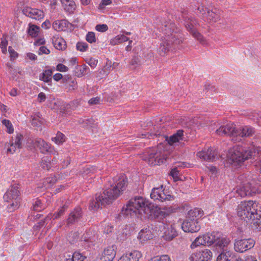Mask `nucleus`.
<instances>
[{
	"instance_id": "nucleus-1",
	"label": "nucleus",
	"mask_w": 261,
	"mask_h": 261,
	"mask_svg": "<svg viewBox=\"0 0 261 261\" xmlns=\"http://www.w3.org/2000/svg\"><path fill=\"white\" fill-rule=\"evenodd\" d=\"M127 186V178L124 175L115 177L109 181L107 187L102 193L95 195V199L89 203L91 210L96 211L101 206L113 203L125 190Z\"/></svg>"
},
{
	"instance_id": "nucleus-2",
	"label": "nucleus",
	"mask_w": 261,
	"mask_h": 261,
	"mask_svg": "<svg viewBox=\"0 0 261 261\" xmlns=\"http://www.w3.org/2000/svg\"><path fill=\"white\" fill-rule=\"evenodd\" d=\"M161 23L164 36L162 37L158 53L161 56H164L170 50L178 48L184 39L179 29L170 20L164 19Z\"/></svg>"
},
{
	"instance_id": "nucleus-3",
	"label": "nucleus",
	"mask_w": 261,
	"mask_h": 261,
	"mask_svg": "<svg viewBox=\"0 0 261 261\" xmlns=\"http://www.w3.org/2000/svg\"><path fill=\"white\" fill-rule=\"evenodd\" d=\"M237 210L241 219L252 223L256 229L261 230V207L257 203L252 200L241 202Z\"/></svg>"
},
{
	"instance_id": "nucleus-4",
	"label": "nucleus",
	"mask_w": 261,
	"mask_h": 261,
	"mask_svg": "<svg viewBox=\"0 0 261 261\" xmlns=\"http://www.w3.org/2000/svg\"><path fill=\"white\" fill-rule=\"evenodd\" d=\"M261 151L260 148L253 146L250 149H247L242 146L235 145L230 149L227 153L228 161L234 165L241 166L246 160L252 156L258 154Z\"/></svg>"
},
{
	"instance_id": "nucleus-5",
	"label": "nucleus",
	"mask_w": 261,
	"mask_h": 261,
	"mask_svg": "<svg viewBox=\"0 0 261 261\" xmlns=\"http://www.w3.org/2000/svg\"><path fill=\"white\" fill-rule=\"evenodd\" d=\"M180 22L183 24L186 30L200 43L206 44V40L203 35L198 31V27L200 26L198 21L187 11L181 12L178 16Z\"/></svg>"
},
{
	"instance_id": "nucleus-6",
	"label": "nucleus",
	"mask_w": 261,
	"mask_h": 261,
	"mask_svg": "<svg viewBox=\"0 0 261 261\" xmlns=\"http://www.w3.org/2000/svg\"><path fill=\"white\" fill-rule=\"evenodd\" d=\"M148 204L142 197L132 198L125 206L122 208L119 214V217L122 219L145 214L144 208Z\"/></svg>"
},
{
	"instance_id": "nucleus-7",
	"label": "nucleus",
	"mask_w": 261,
	"mask_h": 261,
	"mask_svg": "<svg viewBox=\"0 0 261 261\" xmlns=\"http://www.w3.org/2000/svg\"><path fill=\"white\" fill-rule=\"evenodd\" d=\"M143 160L151 166L159 165L164 163L166 157L161 147H154L147 149L142 156Z\"/></svg>"
},
{
	"instance_id": "nucleus-8",
	"label": "nucleus",
	"mask_w": 261,
	"mask_h": 261,
	"mask_svg": "<svg viewBox=\"0 0 261 261\" xmlns=\"http://www.w3.org/2000/svg\"><path fill=\"white\" fill-rule=\"evenodd\" d=\"M17 186H12L4 195V199L10 204L7 206L8 211L12 212L19 205V191Z\"/></svg>"
},
{
	"instance_id": "nucleus-9",
	"label": "nucleus",
	"mask_w": 261,
	"mask_h": 261,
	"mask_svg": "<svg viewBox=\"0 0 261 261\" xmlns=\"http://www.w3.org/2000/svg\"><path fill=\"white\" fill-rule=\"evenodd\" d=\"M259 191L258 185L254 180L246 179L238 186L236 192L241 197H244L258 193Z\"/></svg>"
},
{
	"instance_id": "nucleus-10",
	"label": "nucleus",
	"mask_w": 261,
	"mask_h": 261,
	"mask_svg": "<svg viewBox=\"0 0 261 261\" xmlns=\"http://www.w3.org/2000/svg\"><path fill=\"white\" fill-rule=\"evenodd\" d=\"M163 210L167 211H163L161 208L154 206L153 204L149 203L148 205H146L144 212L145 214L150 219H163L168 216L169 213L172 212V210L171 207L168 208L165 207L163 208Z\"/></svg>"
},
{
	"instance_id": "nucleus-11",
	"label": "nucleus",
	"mask_w": 261,
	"mask_h": 261,
	"mask_svg": "<svg viewBox=\"0 0 261 261\" xmlns=\"http://www.w3.org/2000/svg\"><path fill=\"white\" fill-rule=\"evenodd\" d=\"M151 199L162 202H167L174 200L173 196L171 195L170 192L165 190L164 186L161 185L160 187L154 188L150 193Z\"/></svg>"
},
{
	"instance_id": "nucleus-12",
	"label": "nucleus",
	"mask_w": 261,
	"mask_h": 261,
	"mask_svg": "<svg viewBox=\"0 0 261 261\" xmlns=\"http://www.w3.org/2000/svg\"><path fill=\"white\" fill-rule=\"evenodd\" d=\"M197 10L203 18H206L207 20L211 22H216L220 19L219 11L215 8L210 10L201 5L197 8Z\"/></svg>"
},
{
	"instance_id": "nucleus-13",
	"label": "nucleus",
	"mask_w": 261,
	"mask_h": 261,
	"mask_svg": "<svg viewBox=\"0 0 261 261\" xmlns=\"http://www.w3.org/2000/svg\"><path fill=\"white\" fill-rule=\"evenodd\" d=\"M255 244L253 239H237L233 245L234 250L239 253H243L252 248Z\"/></svg>"
},
{
	"instance_id": "nucleus-14",
	"label": "nucleus",
	"mask_w": 261,
	"mask_h": 261,
	"mask_svg": "<svg viewBox=\"0 0 261 261\" xmlns=\"http://www.w3.org/2000/svg\"><path fill=\"white\" fill-rule=\"evenodd\" d=\"M212 257V252L205 249L192 253L189 259L191 261H210Z\"/></svg>"
},
{
	"instance_id": "nucleus-15",
	"label": "nucleus",
	"mask_w": 261,
	"mask_h": 261,
	"mask_svg": "<svg viewBox=\"0 0 261 261\" xmlns=\"http://www.w3.org/2000/svg\"><path fill=\"white\" fill-rule=\"evenodd\" d=\"M31 143L32 144L34 149H38L43 153L46 152L51 153L53 152L50 144H48L41 138H36L31 140Z\"/></svg>"
},
{
	"instance_id": "nucleus-16",
	"label": "nucleus",
	"mask_w": 261,
	"mask_h": 261,
	"mask_svg": "<svg viewBox=\"0 0 261 261\" xmlns=\"http://www.w3.org/2000/svg\"><path fill=\"white\" fill-rule=\"evenodd\" d=\"M181 228L185 232H197L200 228L197 219H186L181 225Z\"/></svg>"
},
{
	"instance_id": "nucleus-17",
	"label": "nucleus",
	"mask_w": 261,
	"mask_h": 261,
	"mask_svg": "<svg viewBox=\"0 0 261 261\" xmlns=\"http://www.w3.org/2000/svg\"><path fill=\"white\" fill-rule=\"evenodd\" d=\"M216 133L219 136H236L237 134V129L232 123L221 125L216 130Z\"/></svg>"
},
{
	"instance_id": "nucleus-18",
	"label": "nucleus",
	"mask_w": 261,
	"mask_h": 261,
	"mask_svg": "<svg viewBox=\"0 0 261 261\" xmlns=\"http://www.w3.org/2000/svg\"><path fill=\"white\" fill-rule=\"evenodd\" d=\"M197 155L202 160L206 161H214L218 159L217 152L211 148L206 151L202 150L197 153Z\"/></svg>"
},
{
	"instance_id": "nucleus-19",
	"label": "nucleus",
	"mask_w": 261,
	"mask_h": 261,
	"mask_svg": "<svg viewBox=\"0 0 261 261\" xmlns=\"http://www.w3.org/2000/svg\"><path fill=\"white\" fill-rule=\"evenodd\" d=\"M116 249L114 245L106 248L101 254V261H113L116 256Z\"/></svg>"
},
{
	"instance_id": "nucleus-20",
	"label": "nucleus",
	"mask_w": 261,
	"mask_h": 261,
	"mask_svg": "<svg viewBox=\"0 0 261 261\" xmlns=\"http://www.w3.org/2000/svg\"><path fill=\"white\" fill-rule=\"evenodd\" d=\"M23 13L27 16L36 20L41 19L44 17V13L42 11L31 7L25 8L23 10Z\"/></svg>"
},
{
	"instance_id": "nucleus-21",
	"label": "nucleus",
	"mask_w": 261,
	"mask_h": 261,
	"mask_svg": "<svg viewBox=\"0 0 261 261\" xmlns=\"http://www.w3.org/2000/svg\"><path fill=\"white\" fill-rule=\"evenodd\" d=\"M217 261H240V257H236L232 251L224 249L217 257Z\"/></svg>"
},
{
	"instance_id": "nucleus-22",
	"label": "nucleus",
	"mask_w": 261,
	"mask_h": 261,
	"mask_svg": "<svg viewBox=\"0 0 261 261\" xmlns=\"http://www.w3.org/2000/svg\"><path fill=\"white\" fill-rule=\"evenodd\" d=\"M184 140V130H178L176 133L169 137H167L166 140L170 145H175L177 143Z\"/></svg>"
},
{
	"instance_id": "nucleus-23",
	"label": "nucleus",
	"mask_w": 261,
	"mask_h": 261,
	"mask_svg": "<svg viewBox=\"0 0 261 261\" xmlns=\"http://www.w3.org/2000/svg\"><path fill=\"white\" fill-rule=\"evenodd\" d=\"M111 67V62L108 61L106 65L102 69L98 70L95 73V77L96 79L97 80H100L106 78L110 72Z\"/></svg>"
},
{
	"instance_id": "nucleus-24",
	"label": "nucleus",
	"mask_w": 261,
	"mask_h": 261,
	"mask_svg": "<svg viewBox=\"0 0 261 261\" xmlns=\"http://www.w3.org/2000/svg\"><path fill=\"white\" fill-rule=\"evenodd\" d=\"M82 210L80 207L75 208L72 212L70 213L67 219V223L68 225L72 224L77 222L82 217Z\"/></svg>"
},
{
	"instance_id": "nucleus-25",
	"label": "nucleus",
	"mask_w": 261,
	"mask_h": 261,
	"mask_svg": "<svg viewBox=\"0 0 261 261\" xmlns=\"http://www.w3.org/2000/svg\"><path fill=\"white\" fill-rule=\"evenodd\" d=\"M141 253L138 251H134L122 256L118 261H139L141 257Z\"/></svg>"
},
{
	"instance_id": "nucleus-26",
	"label": "nucleus",
	"mask_w": 261,
	"mask_h": 261,
	"mask_svg": "<svg viewBox=\"0 0 261 261\" xmlns=\"http://www.w3.org/2000/svg\"><path fill=\"white\" fill-rule=\"evenodd\" d=\"M237 134L236 136H240L241 137H248L252 136L254 134V129L248 126H245L240 127V129H237Z\"/></svg>"
},
{
	"instance_id": "nucleus-27",
	"label": "nucleus",
	"mask_w": 261,
	"mask_h": 261,
	"mask_svg": "<svg viewBox=\"0 0 261 261\" xmlns=\"http://www.w3.org/2000/svg\"><path fill=\"white\" fill-rule=\"evenodd\" d=\"M52 40L55 47L57 49L64 50L66 48V42L62 38L55 36Z\"/></svg>"
},
{
	"instance_id": "nucleus-28",
	"label": "nucleus",
	"mask_w": 261,
	"mask_h": 261,
	"mask_svg": "<svg viewBox=\"0 0 261 261\" xmlns=\"http://www.w3.org/2000/svg\"><path fill=\"white\" fill-rule=\"evenodd\" d=\"M68 25L69 23L66 20H56L53 23V28L57 31H62L68 28Z\"/></svg>"
},
{
	"instance_id": "nucleus-29",
	"label": "nucleus",
	"mask_w": 261,
	"mask_h": 261,
	"mask_svg": "<svg viewBox=\"0 0 261 261\" xmlns=\"http://www.w3.org/2000/svg\"><path fill=\"white\" fill-rule=\"evenodd\" d=\"M203 215V211L198 208L190 210L187 214V219H197L201 218Z\"/></svg>"
},
{
	"instance_id": "nucleus-30",
	"label": "nucleus",
	"mask_w": 261,
	"mask_h": 261,
	"mask_svg": "<svg viewBox=\"0 0 261 261\" xmlns=\"http://www.w3.org/2000/svg\"><path fill=\"white\" fill-rule=\"evenodd\" d=\"M230 241L229 239L225 237H218L216 242V245L224 249H227V247L229 244Z\"/></svg>"
},
{
	"instance_id": "nucleus-31",
	"label": "nucleus",
	"mask_w": 261,
	"mask_h": 261,
	"mask_svg": "<svg viewBox=\"0 0 261 261\" xmlns=\"http://www.w3.org/2000/svg\"><path fill=\"white\" fill-rule=\"evenodd\" d=\"M138 238H139L140 239H142V241H145L152 239V234L151 233V231L149 228H146L145 229L141 230V231L139 232Z\"/></svg>"
},
{
	"instance_id": "nucleus-32",
	"label": "nucleus",
	"mask_w": 261,
	"mask_h": 261,
	"mask_svg": "<svg viewBox=\"0 0 261 261\" xmlns=\"http://www.w3.org/2000/svg\"><path fill=\"white\" fill-rule=\"evenodd\" d=\"M128 40L129 38L125 35H118L111 40L110 43L112 45H115Z\"/></svg>"
},
{
	"instance_id": "nucleus-33",
	"label": "nucleus",
	"mask_w": 261,
	"mask_h": 261,
	"mask_svg": "<svg viewBox=\"0 0 261 261\" xmlns=\"http://www.w3.org/2000/svg\"><path fill=\"white\" fill-rule=\"evenodd\" d=\"M85 258L86 257L81 253L75 252L72 255H68L65 261H84Z\"/></svg>"
},
{
	"instance_id": "nucleus-34",
	"label": "nucleus",
	"mask_w": 261,
	"mask_h": 261,
	"mask_svg": "<svg viewBox=\"0 0 261 261\" xmlns=\"http://www.w3.org/2000/svg\"><path fill=\"white\" fill-rule=\"evenodd\" d=\"M177 235V233L176 230L171 226L165 232V237L167 240L170 241L172 240Z\"/></svg>"
},
{
	"instance_id": "nucleus-35",
	"label": "nucleus",
	"mask_w": 261,
	"mask_h": 261,
	"mask_svg": "<svg viewBox=\"0 0 261 261\" xmlns=\"http://www.w3.org/2000/svg\"><path fill=\"white\" fill-rule=\"evenodd\" d=\"M62 4L65 5V10L69 12H71L75 9L74 2L72 0H61Z\"/></svg>"
},
{
	"instance_id": "nucleus-36",
	"label": "nucleus",
	"mask_w": 261,
	"mask_h": 261,
	"mask_svg": "<svg viewBox=\"0 0 261 261\" xmlns=\"http://www.w3.org/2000/svg\"><path fill=\"white\" fill-rule=\"evenodd\" d=\"M205 241H206V245H211L213 243H216L217 239V236H216L214 232L213 233H207L204 234Z\"/></svg>"
},
{
	"instance_id": "nucleus-37",
	"label": "nucleus",
	"mask_w": 261,
	"mask_h": 261,
	"mask_svg": "<svg viewBox=\"0 0 261 261\" xmlns=\"http://www.w3.org/2000/svg\"><path fill=\"white\" fill-rule=\"evenodd\" d=\"M40 165L43 169L48 170L52 166V163L51 162L50 159L48 157L46 156L42 159Z\"/></svg>"
},
{
	"instance_id": "nucleus-38",
	"label": "nucleus",
	"mask_w": 261,
	"mask_h": 261,
	"mask_svg": "<svg viewBox=\"0 0 261 261\" xmlns=\"http://www.w3.org/2000/svg\"><path fill=\"white\" fill-rule=\"evenodd\" d=\"M205 241L204 234L202 236L197 237L191 245V248H194L199 245H206Z\"/></svg>"
},
{
	"instance_id": "nucleus-39",
	"label": "nucleus",
	"mask_w": 261,
	"mask_h": 261,
	"mask_svg": "<svg viewBox=\"0 0 261 261\" xmlns=\"http://www.w3.org/2000/svg\"><path fill=\"white\" fill-rule=\"evenodd\" d=\"M57 178L55 176L45 178L43 182V185L46 189L51 187L57 181Z\"/></svg>"
},
{
	"instance_id": "nucleus-40",
	"label": "nucleus",
	"mask_w": 261,
	"mask_h": 261,
	"mask_svg": "<svg viewBox=\"0 0 261 261\" xmlns=\"http://www.w3.org/2000/svg\"><path fill=\"white\" fill-rule=\"evenodd\" d=\"M52 74L53 72L51 70H46L42 73L40 77V79L46 83L49 82L51 81Z\"/></svg>"
},
{
	"instance_id": "nucleus-41",
	"label": "nucleus",
	"mask_w": 261,
	"mask_h": 261,
	"mask_svg": "<svg viewBox=\"0 0 261 261\" xmlns=\"http://www.w3.org/2000/svg\"><path fill=\"white\" fill-rule=\"evenodd\" d=\"M39 27L34 24H29L28 33L32 37H36L38 35L39 31Z\"/></svg>"
},
{
	"instance_id": "nucleus-42",
	"label": "nucleus",
	"mask_w": 261,
	"mask_h": 261,
	"mask_svg": "<svg viewBox=\"0 0 261 261\" xmlns=\"http://www.w3.org/2000/svg\"><path fill=\"white\" fill-rule=\"evenodd\" d=\"M95 168L93 167H85L82 169L79 172V174L83 176L84 177L86 175H88L90 173H94Z\"/></svg>"
},
{
	"instance_id": "nucleus-43",
	"label": "nucleus",
	"mask_w": 261,
	"mask_h": 261,
	"mask_svg": "<svg viewBox=\"0 0 261 261\" xmlns=\"http://www.w3.org/2000/svg\"><path fill=\"white\" fill-rule=\"evenodd\" d=\"M6 146L8 147L7 150V153L13 154L18 149L17 146L14 145L13 141H11L9 143H6Z\"/></svg>"
},
{
	"instance_id": "nucleus-44",
	"label": "nucleus",
	"mask_w": 261,
	"mask_h": 261,
	"mask_svg": "<svg viewBox=\"0 0 261 261\" xmlns=\"http://www.w3.org/2000/svg\"><path fill=\"white\" fill-rule=\"evenodd\" d=\"M148 261H171V259L168 255H162L152 257Z\"/></svg>"
},
{
	"instance_id": "nucleus-45",
	"label": "nucleus",
	"mask_w": 261,
	"mask_h": 261,
	"mask_svg": "<svg viewBox=\"0 0 261 261\" xmlns=\"http://www.w3.org/2000/svg\"><path fill=\"white\" fill-rule=\"evenodd\" d=\"M53 140L55 141L56 143L60 144L65 141V135L60 132H58L56 136L53 138Z\"/></svg>"
},
{
	"instance_id": "nucleus-46",
	"label": "nucleus",
	"mask_w": 261,
	"mask_h": 261,
	"mask_svg": "<svg viewBox=\"0 0 261 261\" xmlns=\"http://www.w3.org/2000/svg\"><path fill=\"white\" fill-rule=\"evenodd\" d=\"M2 123L3 125H4L7 128V132L9 134H12L14 132V129L13 125L11 123V122L9 120L7 119H4L2 120Z\"/></svg>"
},
{
	"instance_id": "nucleus-47",
	"label": "nucleus",
	"mask_w": 261,
	"mask_h": 261,
	"mask_svg": "<svg viewBox=\"0 0 261 261\" xmlns=\"http://www.w3.org/2000/svg\"><path fill=\"white\" fill-rule=\"evenodd\" d=\"M33 210L40 212L44 208V206L42 205L40 200L37 199L33 204Z\"/></svg>"
},
{
	"instance_id": "nucleus-48",
	"label": "nucleus",
	"mask_w": 261,
	"mask_h": 261,
	"mask_svg": "<svg viewBox=\"0 0 261 261\" xmlns=\"http://www.w3.org/2000/svg\"><path fill=\"white\" fill-rule=\"evenodd\" d=\"M140 58L139 57H134L132 59L130 63L131 68L133 69H136L137 67H138L140 65Z\"/></svg>"
},
{
	"instance_id": "nucleus-49",
	"label": "nucleus",
	"mask_w": 261,
	"mask_h": 261,
	"mask_svg": "<svg viewBox=\"0 0 261 261\" xmlns=\"http://www.w3.org/2000/svg\"><path fill=\"white\" fill-rule=\"evenodd\" d=\"M67 208V206L64 204L62 208L58 212L53 215L52 218L53 219H58L63 215L65 210Z\"/></svg>"
},
{
	"instance_id": "nucleus-50",
	"label": "nucleus",
	"mask_w": 261,
	"mask_h": 261,
	"mask_svg": "<svg viewBox=\"0 0 261 261\" xmlns=\"http://www.w3.org/2000/svg\"><path fill=\"white\" fill-rule=\"evenodd\" d=\"M22 136L21 134H17L15 140L14 142V145L17 146L18 149H20L22 148Z\"/></svg>"
},
{
	"instance_id": "nucleus-51",
	"label": "nucleus",
	"mask_w": 261,
	"mask_h": 261,
	"mask_svg": "<svg viewBox=\"0 0 261 261\" xmlns=\"http://www.w3.org/2000/svg\"><path fill=\"white\" fill-rule=\"evenodd\" d=\"M86 40L89 43H93L96 41L95 34L92 32H88L86 35Z\"/></svg>"
},
{
	"instance_id": "nucleus-52",
	"label": "nucleus",
	"mask_w": 261,
	"mask_h": 261,
	"mask_svg": "<svg viewBox=\"0 0 261 261\" xmlns=\"http://www.w3.org/2000/svg\"><path fill=\"white\" fill-rule=\"evenodd\" d=\"M76 69L78 70V71L75 72V75L78 77H81L83 76L86 71V68L84 67H82L81 66L77 65L76 66Z\"/></svg>"
},
{
	"instance_id": "nucleus-53",
	"label": "nucleus",
	"mask_w": 261,
	"mask_h": 261,
	"mask_svg": "<svg viewBox=\"0 0 261 261\" xmlns=\"http://www.w3.org/2000/svg\"><path fill=\"white\" fill-rule=\"evenodd\" d=\"M88 48V44L85 42H78L76 44V48L81 51H85Z\"/></svg>"
},
{
	"instance_id": "nucleus-54",
	"label": "nucleus",
	"mask_w": 261,
	"mask_h": 261,
	"mask_svg": "<svg viewBox=\"0 0 261 261\" xmlns=\"http://www.w3.org/2000/svg\"><path fill=\"white\" fill-rule=\"evenodd\" d=\"M170 175L173 177L175 180H178L179 178V171L177 167H175L171 169Z\"/></svg>"
},
{
	"instance_id": "nucleus-55",
	"label": "nucleus",
	"mask_w": 261,
	"mask_h": 261,
	"mask_svg": "<svg viewBox=\"0 0 261 261\" xmlns=\"http://www.w3.org/2000/svg\"><path fill=\"white\" fill-rule=\"evenodd\" d=\"M95 29L98 32H105L108 30V27L105 24H97L95 27Z\"/></svg>"
},
{
	"instance_id": "nucleus-56",
	"label": "nucleus",
	"mask_w": 261,
	"mask_h": 261,
	"mask_svg": "<svg viewBox=\"0 0 261 261\" xmlns=\"http://www.w3.org/2000/svg\"><path fill=\"white\" fill-rule=\"evenodd\" d=\"M8 45V41L6 39H3L0 43V47L3 53L6 54L7 52L6 47Z\"/></svg>"
},
{
	"instance_id": "nucleus-57",
	"label": "nucleus",
	"mask_w": 261,
	"mask_h": 261,
	"mask_svg": "<svg viewBox=\"0 0 261 261\" xmlns=\"http://www.w3.org/2000/svg\"><path fill=\"white\" fill-rule=\"evenodd\" d=\"M112 3L111 0H102L99 5L98 8L100 9H103L106 6L110 5Z\"/></svg>"
},
{
	"instance_id": "nucleus-58",
	"label": "nucleus",
	"mask_w": 261,
	"mask_h": 261,
	"mask_svg": "<svg viewBox=\"0 0 261 261\" xmlns=\"http://www.w3.org/2000/svg\"><path fill=\"white\" fill-rule=\"evenodd\" d=\"M50 53V51L45 46H42L39 48L38 54L39 55L46 54L48 55Z\"/></svg>"
},
{
	"instance_id": "nucleus-59",
	"label": "nucleus",
	"mask_w": 261,
	"mask_h": 261,
	"mask_svg": "<svg viewBox=\"0 0 261 261\" xmlns=\"http://www.w3.org/2000/svg\"><path fill=\"white\" fill-rule=\"evenodd\" d=\"M51 220V217L50 216H47L46 217V218L44 219L43 221H42L41 222H39L38 223L39 226L40 227L43 226L45 225V224L47 225V224L49 223Z\"/></svg>"
},
{
	"instance_id": "nucleus-60",
	"label": "nucleus",
	"mask_w": 261,
	"mask_h": 261,
	"mask_svg": "<svg viewBox=\"0 0 261 261\" xmlns=\"http://www.w3.org/2000/svg\"><path fill=\"white\" fill-rule=\"evenodd\" d=\"M100 102V98L98 97H93L91 98L88 103L90 105H94L99 103Z\"/></svg>"
},
{
	"instance_id": "nucleus-61",
	"label": "nucleus",
	"mask_w": 261,
	"mask_h": 261,
	"mask_svg": "<svg viewBox=\"0 0 261 261\" xmlns=\"http://www.w3.org/2000/svg\"><path fill=\"white\" fill-rule=\"evenodd\" d=\"M57 70L61 72H65L68 71V68L62 64H59L57 66Z\"/></svg>"
},
{
	"instance_id": "nucleus-62",
	"label": "nucleus",
	"mask_w": 261,
	"mask_h": 261,
	"mask_svg": "<svg viewBox=\"0 0 261 261\" xmlns=\"http://www.w3.org/2000/svg\"><path fill=\"white\" fill-rule=\"evenodd\" d=\"M46 98L45 94L43 92H40L38 95V101L41 103L45 100Z\"/></svg>"
},
{
	"instance_id": "nucleus-63",
	"label": "nucleus",
	"mask_w": 261,
	"mask_h": 261,
	"mask_svg": "<svg viewBox=\"0 0 261 261\" xmlns=\"http://www.w3.org/2000/svg\"><path fill=\"white\" fill-rule=\"evenodd\" d=\"M71 162V159L69 157H67L66 159H64L63 161L62 166L63 168L67 167L70 164Z\"/></svg>"
},
{
	"instance_id": "nucleus-64",
	"label": "nucleus",
	"mask_w": 261,
	"mask_h": 261,
	"mask_svg": "<svg viewBox=\"0 0 261 261\" xmlns=\"http://www.w3.org/2000/svg\"><path fill=\"white\" fill-rule=\"evenodd\" d=\"M80 105V101L79 100H75L70 102V106L72 109H74L77 108Z\"/></svg>"
}]
</instances>
